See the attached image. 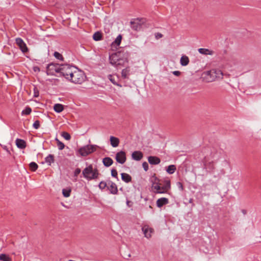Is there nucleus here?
Returning a JSON list of instances; mask_svg holds the SVG:
<instances>
[{
    "instance_id": "f3484780",
    "label": "nucleus",
    "mask_w": 261,
    "mask_h": 261,
    "mask_svg": "<svg viewBox=\"0 0 261 261\" xmlns=\"http://www.w3.org/2000/svg\"><path fill=\"white\" fill-rule=\"evenodd\" d=\"M169 203V200L167 198H161L157 200L156 201V206L158 207H161L163 205L167 204Z\"/></svg>"
},
{
    "instance_id": "c9c22d12",
    "label": "nucleus",
    "mask_w": 261,
    "mask_h": 261,
    "mask_svg": "<svg viewBox=\"0 0 261 261\" xmlns=\"http://www.w3.org/2000/svg\"><path fill=\"white\" fill-rule=\"evenodd\" d=\"M31 108L28 107L22 111L21 114L22 115H29L31 113Z\"/></svg>"
},
{
    "instance_id": "393cba45",
    "label": "nucleus",
    "mask_w": 261,
    "mask_h": 261,
    "mask_svg": "<svg viewBox=\"0 0 261 261\" xmlns=\"http://www.w3.org/2000/svg\"><path fill=\"white\" fill-rule=\"evenodd\" d=\"M55 156L53 154H49L45 158V162L48 165H50L51 163L55 162Z\"/></svg>"
},
{
    "instance_id": "9d476101",
    "label": "nucleus",
    "mask_w": 261,
    "mask_h": 261,
    "mask_svg": "<svg viewBox=\"0 0 261 261\" xmlns=\"http://www.w3.org/2000/svg\"><path fill=\"white\" fill-rule=\"evenodd\" d=\"M142 231L144 236L147 239H149L151 237V234L153 232V228L150 227L148 225H144L142 228Z\"/></svg>"
},
{
    "instance_id": "aec40b11",
    "label": "nucleus",
    "mask_w": 261,
    "mask_h": 261,
    "mask_svg": "<svg viewBox=\"0 0 261 261\" xmlns=\"http://www.w3.org/2000/svg\"><path fill=\"white\" fill-rule=\"evenodd\" d=\"M198 51L200 54L205 55H213L214 54V51L207 49V48H200L198 49Z\"/></svg>"
},
{
    "instance_id": "37998d69",
    "label": "nucleus",
    "mask_w": 261,
    "mask_h": 261,
    "mask_svg": "<svg viewBox=\"0 0 261 261\" xmlns=\"http://www.w3.org/2000/svg\"><path fill=\"white\" fill-rule=\"evenodd\" d=\"M176 186L180 191H182L184 190V187L181 182H177L176 183Z\"/></svg>"
},
{
    "instance_id": "dca6fc26",
    "label": "nucleus",
    "mask_w": 261,
    "mask_h": 261,
    "mask_svg": "<svg viewBox=\"0 0 261 261\" xmlns=\"http://www.w3.org/2000/svg\"><path fill=\"white\" fill-rule=\"evenodd\" d=\"M148 161L151 165H158L159 164L161 160L160 158L155 156H149L148 158Z\"/></svg>"
},
{
    "instance_id": "412c9836",
    "label": "nucleus",
    "mask_w": 261,
    "mask_h": 261,
    "mask_svg": "<svg viewBox=\"0 0 261 261\" xmlns=\"http://www.w3.org/2000/svg\"><path fill=\"white\" fill-rule=\"evenodd\" d=\"M102 163L106 167H109L113 164V161L110 157H106L103 159Z\"/></svg>"
},
{
    "instance_id": "f8f14e48",
    "label": "nucleus",
    "mask_w": 261,
    "mask_h": 261,
    "mask_svg": "<svg viewBox=\"0 0 261 261\" xmlns=\"http://www.w3.org/2000/svg\"><path fill=\"white\" fill-rule=\"evenodd\" d=\"M108 189L112 194H116L118 192L117 187L116 185L112 181H109L108 182Z\"/></svg>"
},
{
    "instance_id": "5701e85b",
    "label": "nucleus",
    "mask_w": 261,
    "mask_h": 261,
    "mask_svg": "<svg viewBox=\"0 0 261 261\" xmlns=\"http://www.w3.org/2000/svg\"><path fill=\"white\" fill-rule=\"evenodd\" d=\"M108 79L114 85L121 87V86L119 85L118 83V76H115L114 75L110 74L108 75Z\"/></svg>"
},
{
    "instance_id": "b1692460",
    "label": "nucleus",
    "mask_w": 261,
    "mask_h": 261,
    "mask_svg": "<svg viewBox=\"0 0 261 261\" xmlns=\"http://www.w3.org/2000/svg\"><path fill=\"white\" fill-rule=\"evenodd\" d=\"M121 179L124 182L128 183L132 180V177L127 173H122L121 174Z\"/></svg>"
},
{
    "instance_id": "7ed1b4c3",
    "label": "nucleus",
    "mask_w": 261,
    "mask_h": 261,
    "mask_svg": "<svg viewBox=\"0 0 261 261\" xmlns=\"http://www.w3.org/2000/svg\"><path fill=\"white\" fill-rule=\"evenodd\" d=\"M73 72L71 77L69 80V81L76 84H81L83 83L86 79V76L84 72L80 70L77 67Z\"/></svg>"
},
{
    "instance_id": "f03ea898",
    "label": "nucleus",
    "mask_w": 261,
    "mask_h": 261,
    "mask_svg": "<svg viewBox=\"0 0 261 261\" xmlns=\"http://www.w3.org/2000/svg\"><path fill=\"white\" fill-rule=\"evenodd\" d=\"M82 174L85 178L90 180L97 179L99 173L96 168H94L92 164H90L83 170Z\"/></svg>"
},
{
    "instance_id": "f704fd0d",
    "label": "nucleus",
    "mask_w": 261,
    "mask_h": 261,
    "mask_svg": "<svg viewBox=\"0 0 261 261\" xmlns=\"http://www.w3.org/2000/svg\"><path fill=\"white\" fill-rule=\"evenodd\" d=\"M61 136L66 140H69L71 139L70 135L66 132H62Z\"/></svg>"
},
{
    "instance_id": "bb28decb",
    "label": "nucleus",
    "mask_w": 261,
    "mask_h": 261,
    "mask_svg": "<svg viewBox=\"0 0 261 261\" xmlns=\"http://www.w3.org/2000/svg\"><path fill=\"white\" fill-rule=\"evenodd\" d=\"M54 109L55 112L57 113H60L64 110V107L62 104L57 103L54 106Z\"/></svg>"
},
{
    "instance_id": "603ef678",
    "label": "nucleus",
    "mask_w": 261,
    "mask_h": 261,
    "mask_svg": "<svg viewBox=\"0 0 261 261\" xmlns=\"http://www.w3.org/2000/svg\"><path fill=\"white\" fill-rule=\"evenodd\" d=\"M5 150H6L8 153L10 154V151L8 150V149L6 148V149H5Z\"/></svg>"
},
{
    "instance_id": "e433bc0d",
    "label": "nucleus",
    "mask_w": 261,
    "mask_h": 261,
    "mask_svg": "<svg viewBox=\"0 0 261 261\" xmlns=\"http://www.w3.org/2000/svg\"><path fill=\"white\" fill-rule=\"evenodd\" d=\"M108 184L105 182V181H101V182H100L99 185H98V187L99 188V189H101V190H103L105 189L106 187L108 188Z\"/></svg>"
},
{
    "instance_id": "0eeeda50",
    "label": "nucleus",
    "mask_w": 261,
    "mask_h": 261,
    "mask_svg": "<svg viewBox=\"0 0 261 261\" xmlns=\"http://www.w3.org/2000/svg\"><path fill=\"white\" fill-rule=\"evenodd\" d=\"M61 69V64L50 63L47 66L46 74L48 75H54L56 73H58L60 74Z\"/></svg>"
},
{
    "instance_id": "39448f33",
    "label": "nucleus",
    "mask_w": 261,
    "mask_h": 261,
    "mask_svg": "<svg viewBox=\"0 0 261 261\" xmlns=\"http://www.w3.org/2000/svg\"><path fill=\"white\" fill-rule=\"evenodd\" d=\"M207 82H211L218 79H223V73L221 70L212 69L206 72Z\"/></svg>"
},
{
    "instance_id": "864d4df0",
    "label": "nucleus",
    "mask_w": 261,
    "mask_h": 261,
    "mask_svg": "<svg viewBox=\"0 0 261 261\" xmlns=\"http://www.w3.org/2000/svg\"><path fill=\"white\" fill-rule=\"evenodd\" d=\"M192 201H193V199H190L189 200V202H190V203H192Z\"/></svg>"
},
{
    "instance_id": "4468645a",
    "label": "nucleus",
    "mask_w": 261,
    "mask_h": 261,
    "mask_svg": "<svg viewBox=\"0 0 261 261\" xmlns=\"http://www.w3.org/2000/svg\"><path fill=\"white\" fill-rule=\"evenodd\" d=\"M204 167L208 172H213L215 169L213 161L207 162L206 159L204 161Z\"/></svg>"
},
{
    "instance_id": "58836bf2",
    "label": "nucleus",
    "mask_w": 261,
    "mask_h": 261,
    "mask_svg": "<svg viewBox=\"0 0 261 261\" xmlns=\"http://www.w3.org/2000/svg\"><path fill=\"white\" fill-rule=\"evenodd\" d=\"M54 56L57 59H59L60 60H63V57H62V55L57 51H55L54 53Z\"/></svg>"
},
{
    "instance_id": "ddd939ff",
    "label": "nucleus",
    "mask_w": 261,
    "mask_h": 261,
    "mask_svg": "<svg viewBox=\"0 0 261 261\" xmlns=\"http://www.w3.org/2000/svg\"><path fill=\"white\" fill-rule=\"evenodd\" d=\"M120 54L119 53H114L109 56L110 63L112 65H114L119 60Z\"/></svg>"
},
{
    "instance_id": "6e6552de",
    "label": "nucleus",
    "mask_w": 261,
    "mask_h": 261,
    "mask_svg": "<svg viewBox=\"0 0 261 261\" xmlns=\"http://www.w3.org/2000/svg\"><path fill=\"white\" fill-rule=\"evenodd\" d=\"M115 159L118 163L124 164L126 160L125 152L123 151L118 152L116 154Z\"/></svg>"
},
{
    "instance_id": "c03bdc74",
    "label": "nucleus",
    "mask_w": 261,
    "mask_h": 261,
    "mask_svg": "<svg viewBox=\"0 0 261 261\" xmlns=\"http://www.w3.org/2000/svg\"><path fill=\"white\" fill-rule=\"evenodd\" d=\"M142 167L145 171H147L148 170V164L147 162H143L142 164Z\"/></svg>"
},
{
    "instance_id": "2eb2a0df",
    "label": "nucleus",
    "mask_w": 261,
    "mask_h": 261,
    "mask_svg": "<svg viewBox=\"0 0 261 261\" xmlns=\"http://www.w3.org/2000/svg\"><path fill=\"white\" fill-rule=\"evenodd\" d=\"M143 156V154L142 152L140 151H135L132 154V158L134 160L140 161Z\"/></svg>"
},
{
    "instance_id": "09e8293b",
    "label": "nucleus",
    "mask_w": 261,
    "mask_h": 261,
    "mask_svg": "<svg viewBox=\"0 0 261 261\" xmlns=\"http://www.w3.org/2000/svg\"><path fill=\"white\" fill-rule=\"evenodd\" d=\"M173 74L176 76H179L180 74V72L179 71H174L173 72Z\"/></svg>"
},
{
    "instance_id": "a18cd8bd",
    "label": "nucleus",
    "mask_w": 261,
    "mask_h": 261,
    "mask_svg": "<svg viewBox=\"0 0 261 261\" xmlns=\"http://www.w3.org/2000/svg\"><path fill=\"white\" fill-rule=\"evenodd\" d=\"M81 170L80 168H76L74 172V176H77V175L81 173Z\"/></svg>"
},
{
    "instance_id": "ea45409f",
    "label": "nucleus",
    "mask_w": 261,
    "mask_h": 261,
    "mask_svg": "<svg viewBox=\"0 0 261 261\" xmlns=\"http://www.w3.org/2000/svg\"><path fill=\"white\" fill-rule=\"evenodd\" d=\"M33 126L35 129H38L40 127V121L39 120H36L33 123Z\"/></svg>"
},
{
    "instance_id": "4be33fe9",
    "label": "nucleus",
    "mask_w": 261,
    "mask_h": 261,
    "mask_svg": "<svg viewBox=\"0 0 261 261\" xmlns=\"http://www.w3.org/2000/svg\"><path fill=\"white\" fill-rule=\"evenodd\" d=\"M189 63V59L188 56L182 55L180 60V63L183 66H186L188 65Z\"/></svg>"
},
{
    "instance_id": "1a4fd4ad",
    "label": "nucleus",
    "mask_w": 261,
    "mask_h": 261,
    "mask_svg": "<svg viewBox=\"0 0 261 261\" xmlns=\"http://www.w3.org/2000/svg\"><path fill=\"white\" fill-rule=\"evenodd\" d=\"M16 43L23 53H26L28 51L26 44L21 38H17L16 39Z\"/></svg>"
},
{
    "instance_id": "c85d7f7f",
    "label": "nucleus",
    "mask_w": 261,
    "mask_h": 261,
    "mask_svg": "<svg viewBox=\"0 0 261 261\" xmlns=\"http://www.w3.org/2000/svg\"><path fill=\"white\" fill-rule=\"evenodd\" d=\"M175 170L176 167L174 165H169L166 169V171L170 174H173Z\"/></svg>"
},
{
    "instance_id": "8fccbe9b",
    "label": "nucleus",
    "mask_w": 261,
    "mask_h": 261,
    "mask_svg": "<svg viewBox=\"0 0 261 261\" xmlns=\"http://www.w3.org/2000/svg\"><path fill=\"white\" fill-rule=\"evenodd\" d=\"M34 70L35 72L39 71H40V68H39V67H38L37 66H35V67H34Z\"/></svg>"
},
{
    "instance_id": "6ab92c4d",
    "label": "nucleus",
    "mask_w": 261,
    "mask_h": 261,
    "mask_svg": "<svg viewBox=\"0 0 261 261\" xmlns=\"http://www.w3.org/2000/svg\"><path fill=\"white\" fill-rule=\"evenodd\" d=\"M17 147L20 149H24L26 147V142L22 139H17L15 141Z\"/></svg>"
},
{
    "instance_id": "7c9ffc66",
    "label": "nucleus",
    "mask_w": 261,
    "mask_h": 261,
    "mask_svg": "<svg viewBox=\"0 0 261 261\" xmlns=\"http://www.w3.org/2000/svg\"><path fill=\"white\" fill-rule=\"evenodd\" d=\"M121 39H122V36H121V35H119L117 37V38L115 39L114 41L113 42L112 45H114V46H115V45H116V46L119 45L120 43H121Z\"/></svg>"
},
{
    "instance_id": "3c124183",
    "label": "nucleus",
    "mask_w": 261,
    "mask_h": 261,
    "mask_svg": "<svg viewBox=\"0 0 261 261\" xmlns=\"http://www.w3.org/2000/svg\"><path fill=\"white\" fill-rule=\"evenodd\" d=\"M242 213H243L244 215H245V214H246V211H245V210H243L242 211Z\"/></svg>"
},
{
    "instance_id": "de8ad7c7",
    "label": "nucleus",
    "mask_w": 261,
    "mask_h": 261,
    "mask_svg": "<svg viewBox=\"0 0 261 261\" xmlns=\"http://www.w3.org/2000/svg\"><path fill=\"white\" fill-rule=\"evenodd\" d=\"M121 253H122V252H121ZM122 255L124 258H126V259H128L129 257H130V253H128V254H122Z\"/></svg>"
},
{
    "instance_id": "9b49d317",
    "label": "nucleus",
    "mask_w": 261,
    "mask_h": 261,
    "mask_svg": "<svg viewBox=\"0 0 261 261\" xmlns=\"http://www.w3.org/2000/svg\"><path fill=\"white\" fill-rule=\"evenodd\" d=\"M131 28L135 31H139L142 27L141 19H136L130 21Z\"/></svg>"
},
{
    "instance_id": "72a5a7b5",
    "label": "nucleus",
    "mask_w": 261,
    "mask_h": 261,
    "mask_svg": "<svg viewBox=\"0 0 261 261\" xmlns=\"http://www.w3.org/2000/svg\"><path fill=\"white\" fill-rule=\"evenodd\" d=\"M38 167V165L35 162H31L30 164V168L32 171H35L37 169Z\"/></svg>"
},
{
    "instance_id": "423d86ee",
    "label": "nucleus",
    "mask_w": 261,
    "mask_h": 261,
    "mask_svg": "<svg viewBox=\"0 0 261 261\" xmlns=\"http://www.w3.org/2000/svg\"><path fill=\"white\" fill-rule=\"evenodd\" d=\"M98 146L96 145H87L81 147L78 150V152L81 156H86L94 152Z\"/></svg>"
},
{
    "instance_id": "c756f323",
    "label": "nucleus",
    "mask_w": 261,
    "mask_h": 261,
    "mask_svg": "<svg viewBox=\"0 0 261 261\" xmlns=\"http://www.w3.org/2000/svg\"><path fill=\"white\" fill-rule=\"evenodd\" d=\"M127 63L126 59L120 58L118 61L114 66L118 67L119 66H123Z\"/></svg>"
},
{
    "instance_id": "a211bd4d",
    "label": "nucleus",
    "mask_w": 261,
    "mask_h": 261,
    "mask_svg": "<svg viewBox=\"0 0 261 261\" xmlns=\"http://www.w3.org/2000/svg\"><path fill=\"white\" fill-rule=\"evenodd\" d=\"M110 141L111 143V145L113 147H116L119 145V139L118 138H116L114 136H111L110 138Z\"/></svg>"
},
{
    "instance_id": "a878e982",
    "label": "nucleus",
    "mask_w": 261,
    "mask_h": 261,
    "mask_svg": "<svg viewBox=\"0 0 261 261\" xmlns=\"http://www.w3.org/2000/svg\"><path fill=\"white\" fill-rule=\"evenodd\" d=\"M130 74V69L128 68L123 69L121 72V76L123 79H127Z\"/></svg>"
},
{
    "instance_id": "2f4dec72",
    "label": "nucleus",
    "mask_w": 261,
    "mask_h": 261,
    "mask_svg": "<svg viewBox=\"0 0 261 261\" xmlns=\"http://www.w3.org/2000/svg\"><path fill=\"white\" fill-rule=\"evenodd\" d=\"M101 34L99 32H95L93 35V38L95 41L100 40L101 39Z\"/></svg>"
},
{
    "instance_id": "20e7f679",
    "label": "nucleus",
    "mask_w": 261,
    "mask_h": 261,
    "mask_svg": "<svg viewBox=\"0 0 261 261\" xmlns=\"http://www.w3.org/2000/svg\"><path fill=\"white\" fill-rule=\"evenodd\" d=\"M76 67L70 64H61L60 76L64 77L69 81Z\"/></svg>"
},
{
    "instance_id": "cd10ccee",
    "label": "nucleus",
    "mask_w": 261,
    "mask_h": 261,
    "mask_svg": "<svg viewBox=\"0 0 261 261\" xmlns=\"http://www.w3.org/2000/svg\"><path fill=\"white\" fill-rule=\"evenodd\" d=\"M71 192V189L70 188L63 189L62 190V194L65 197H69Z\"/></svg>"
},
{
    "instance_id": "4c0bfd02",
    "label": "nucleus",
    "mask_w": 261,
    "mask_h": 261,
    "mask_svg": "<svg viewBox=\"0 0 261 261\" xmlns=\"http://www.w3.org/2000/svg\"><path fill=\"white\" fill-rule=\"evenodd\" d=\"M56 141H57V146L59 150H62L64 148L65 145L64 143L60 141L58 139H56Z\"/></svg>"
},
{
    "instance_id": "f257e3e1",
    "label": "nucleus",
    "mask_w": 261,
    "mask_h": 261,
    "mask_svg": "<svg viewBox=\"0 0 261 261\" xmlns=\"http://www.w3.org/2000/svg\"><path fill=\"white\" fill-rule=\"evenodd\" d=\"M151 182L152 189L155 193H166L171 188L170 181L168 179L164 180L163 185H162L159 179L156 177L153 176Z\"/></svg>"
},
{
    "instance_id": "79ce46f5",
    "label": "nucleus",
    "mask_w": 261,
    "mask_h": 261,
    "mask_svg": "<svg viewBox=\"0 0 261 261\" xmlns=\"http://www.w3.org/2000/svg\"><path fill=\"white\" fill-rule=\"evenodd\" d=\"M111 175L114 177H117V171L115 169H113L111 170Z\"/></svg>"
},
{
    "instance_id": "473e14b6",
    "label": "nucleus",
    "mask_w": 261,
    "mask_h": 261,
    "mask_svg": "<svg viewBox=\"0 0 261 261\" xmlns=\"http://www.w3.org/2000/svg\"><path fill=\"white\" fill-rule=\"evenodd\" d=\"M0 260L2 261H11V258L5 254H1L0 255Z\"/></svg>"
},
{
    "instance_id": "a19ab883",
    "label": "nucleus",
    "mask_w": 261,
    "mask_h": 261,
    "mask_svg": "<svg viewBox=\"0 0 261 261\" xmlns=\"http://www.w3.org/2000/svg\"><path fill=\"white\" fill-rule=\"evenodd\" d=\"M39 90L36 87H34V97H37L39 96Z\"/></svg>"
},
{
    "instance_id": "49530a36",
    "label": "nucleus",
    "mask_w": 261,
    "mask_h": 261,
    "mask_svg": "<svg viewBox=\"0 0 261 261\" xmlns=\"http://www.w3.org/2000/svg\"><path fill=\"white\" fill-rule=\"evenodd\" d=\"M162 37H163V35H162V34H161V33H157V34H155V38H156L157 39H159V38H162Z\"/></svg>"
}]
</instances>
